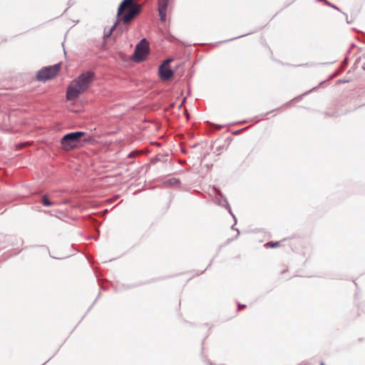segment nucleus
I'll use <instances>...</instances> for the list:
<instances>
[{
  "label": "nucleus",
  "instance_id": "20e7f679",
  "mask_svg": "<svg viewBox=\"0 0 365 365\" xmlns=\"http://www.w3.org/2000/svg\"><path fill=\"white\" fill-rule=\"evenodd\" d=\"M60 63L45 67L41 69L37 73V79L41 81H46L53 78L60 70Z\"/></svg>",
  "mask_w": 365,
  "mask_h": 365
},
{
  "label": "nucleus",
  "instance_id": "9d476101",
  "mask_svg": "<svg viewBox=\"0 0 365 365\" xmlns=\"http://www.w3.org/2000/svg\"><path fill=\"white\" fill-rule=\"evenodd\" d=\"M115 27H116V23L114 25H113V26L110 27L108 31H105L104 38H109L110 36V35L112 34L113 31L115 30Z\"/></svg>",
  "mask_w": 365,
  "mask_h": 365
},
{
  "label": "nucleus",
  "instance_id": "39448f33",
  "mask_svg": "<svg viewBox=\"0 0 365 365\" xmlns=\"http://www.w3.org/2000/svg\"><path fill=\"white\" fill-rule=\"evenodd\" d=\"M148 53V43L143 38L137 45L133 55V59L136 62L142 61Z\"/></svg>",
  "mask_w": 365,
  "mask_h": 365
},
{
  "label": "nucleus",
  "instance_id": "aec40b11",
  "mask_svg": "<svg viewBox=\"0 0 365 365\" xmlns=\"http://www.w3.org/2000/svg\"><path fill=\"white\" fill-rule=\"evenodd\" d=\"M320 365H324V362H322V363L320 364Z\"/></svg>",
  "mask_w": 365,
  "mask_h": 365
},
{
  "label": "nucleus",
  "instance_id": "0eeeda50",
  "mask_svg": "<svg viewBox=\"0 0 365 365\" xmlns=\"http://www.w3.org/2000/svg\"><path fill=\"white\" fill-rule=\"evenodd\" d=\"M169 4V0H158V5L160 9L167 10Z\"/></svg>",
  "mask_w": 365,
  "mask_h": 365
},
{
  "label": "nucleus",
  "instance_id": "f8f14e48",
  "mask_svg": "<svg viewBox=\"0 0 365 365\" xmlns=\"http://www.w3.org/2000/svg\"><path fill=\"white\" fill-rule=\"evenodd\" d=\"M168 182L170 184V185H177L179 183V181L178 180L175 179V178H172V179H170L168 180Z\"/></svg>",
  "mask_w": 365,
  "mask_h": 365
},
{
  "label": "nucleus",
  "instance_id": "423d86ee",
  "mask_svg": "<svg viewBox=\"0 0 365 365\" xmlns=\"http://www.w3.org/2000/svg\"><path fill=\"white\" fill-rule=\"evenodd\" d=\"M159 76L163 80H168L173 75V71L169 66H160L158 69Z\"/></svg>",
  "mask_w": 365,
  "mask_h": 365
},
{
  "label": "nucleus",
  "instance_id": "6e6552de",
  "mask_svg": "<svg viewBox=\"0 0 365 365\" xmlns=\"http://www.w3.org/2000/svg\"><path fill=\"white\" fill-rule=\"evenodd\" d=\"M41 202H42L43 205L46 207H49V206H52V205H55V203L50 201L46 195H43L42 197Z\"/></svg>",
  "mask_w": 365,
  "mask_h": 365
},
{
  "label": "nucleus",
  "instance_id": "f257e3e1",
  "mask_svg": "<svg viewBox=\"0 0 365 365\" xmlns=\"http://www.w3.org/2000/svg\"><path fill=\"white\" fill-rule=\"evenodd\" d=\"M94 80V73L88 71L81 74L76 79L73 80L67 88L66 98L72 101L86 91Z\"/></svg>",
  "mask_w": 365,
  "mask_h": 365
},
{
  "label": "nucleus",
  "instance_id": "1a4fd4ad",
  "mask_svg": "<svg viewBox=\"0 0 365 365\" xmlns=\"http://www.w3.org/2000/svg\"><path fill=\"white\" fill-rule=\"evenodd\" d=\"M219 204L222 206H225L228 209L229 212L232 215V216L235 219V221L236 222V218H235V215L232 214V212L231 211V208H230V205H228V202H227V200H224L223 202H219Z\"/></svg>",
  "mask_w": 365,
  "mask_h": 365
},
{
  "label": "nucleus",
  "instance_id": "2eb2a0df",
  "mask_svg": "<svg viewBox=\"0 0 365 365\" xmlns=\"http://www.w3.org/2000/svg\"><path fill=\"white\" fill-rule=\"evenodd\" d=\"M135 155H136V154H135V153H129V155H128V157H129V158H133V157H135Z\"/></svg>",
  "mask_w": 365,
  "mask_h": 365
},
{
  "label": "nucleus",
  "instance_id": "4468645a",
  "mask_svg": "<svg viewBox=\"0 0 365 365\" xmlns=\"http://www.w3.org/2000/svg\"><path fill=\"white\" fill-rule=\"evenodd\" d=\"M173 61L172 58L165 60L161 66H169L170 63Z\"/></svg>",
  "mask_w": 365,
  "mask_h": 365
},
{
  "label": "nucleus",
  "instance_id": "f03ea898",
  "mask_svg": "<svg viewBox=\"0 0 365 365\" xmlns=\"http://www.w3.org/2000/svg\"><path fill=\"white\" fill-rule=\"evenodd\" d=\"M140 11V6L134 0H123L118 9V16L123 23L130 22Z\"/></svg>",
  "mask_w": 365,
  "mask_h": 365
},
{
  "label": "nucleus",
  "instance_id": "6ab92c4d",
  "mask_svg": "<svg viewBox=\"0 0 365 365\" xmlns=\"http://www.w3.org/2000/svg\"><path fill=\"white\" fill-rule=\"evenodd\" d=\"M333 8L337 9L335 6L331 5Z\"/></svg>",
  "mask_w": 365,
  "mask_h": 365
},
{
  "label": "nucleus",
  "instance_id": "7ed1b4c3",
  "mask_svg": "<svg viewBox=\"0 0 365 365\" xmlns=\"http://www.w3.org/2000/svg\"><path fill=\"white\" fill-rule=\"evenodd\" d=\"M84 135L83 132L78 131L65 135L61 139V145L64 150H69L77 146L79 138Z\"/></svg>",
  "mask_w": 365,
  "mask_h": 365
},
{
  "label": "nucleus",
  "instance_id": "dca6fc26",
  "mask_svg": "<svg viewBox=\"0 0 365 365\" xmlns=\"http://www.w3.org/2000/svg\"><path fill=\"white\" fill-rule=\"evenodd\" d=\"M238 307H239V309H242V307H245V304H239V305H238Z\"/></svg>",
  "mask_w": 365,
  "mask_h": 365
},
{
  "label": "nucleus",
  "instance_id": "a211bd4d",
  "mask_svg": "<svg viewBox=\"0 0 365 365\" xmlns=\"http://www.w3.org/2000/svg\"><path fill=\"white\" fill-rule=\"evenodd\" d=\"M340 82L346 83V82H349V80L343 79V81H341Z\"/></svg>",
  "mask_w": 365,
  "mask_h": 365
},
{
  "label": "nucleus",
  "instance_id": "ddd939ff",
  "mask_svg": "<svg viewBox=\"0 0 365 365\" xmlns=\"http://www.w3.org/2000/svg\"><path fill=\"white\" fill-rule=\"evenodd\" d=\"M269 247H277L278 245H279V242H269V243H267V244Z\"/></svg>",
  "mask_w": 365,
  "mask_h": 365
},
{
  "label": "nucleus",
  "instance_id": "9b49d317",
  "mask_svg": "<svg viewBox=\"0 0 365 365\" xmlns=\"http://www.w3.org/2000/svg\"><path fill=\"white\" fill-rule=\"evenodd\" d=\"M158 11H159V16L160 17V20L162 21H165V16H166V10H162V9H158Z\"/></svg>",
  "mask_w": 365,
  "mask_h": 365
},
{
  "label": "nucleus",
  "instance_id": "f3484780",
  "mask_svg": "<svg viewBox=\"0 0 365 365\" xmlns=\"http://www.w3.org/2000/svg\"><path fill=\"white\" fill-rule=\"evenodd\" d=\"M340 82L346 83V82H349V80L343 79V81H341Z\"/></svg>",
  "mask_w": 365,
  "mask_h": 365
}]
</instances>
